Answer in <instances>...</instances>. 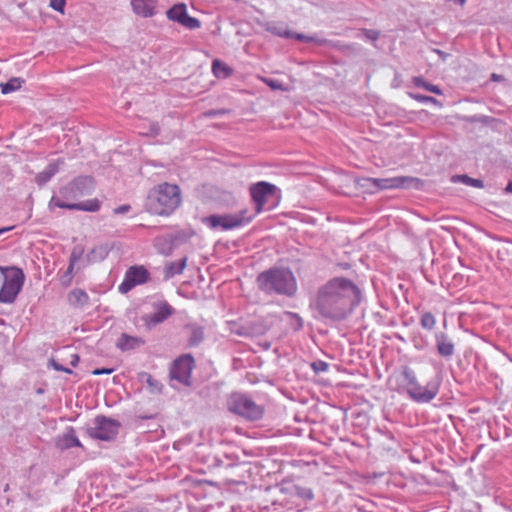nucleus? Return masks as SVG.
<instances>
[{
  "label": "nucleus",
  "instance_id": "obj_1",
  "mask_svg": "<svg viewBox=\"0 0 512 512\" xmlns=\"http://www.w3.org/2000/svg\"><path fill=\"white\" fill-rule=\"evenodd\" d=\"M362 300L360 287L345 277H333L318 288L312 306L323 317L342 320L351 314Z\"/></svg>",
  "mask_w": 512,
  "mask_h": 512
},
{
  "label": "nucleus",
  "instance_id": "obj_2",
  "mask_svg": "<svg viewBox=\"0 0 512 512\" xmlns=\"http://www.w3.org/2000/svg\"><path fill=\"white\" fill-rule=\"evenodd\" d=\"M93 189V178L90 176H80L60 189V195L63 197V199L52 198L50 203L58 208L96 212L101 207V202L96 198L79 203L69 202V200H74L90 194Z\"/></svg>",
  "mask_w": 512,
  "mask_h": 512
},
{
  "label": "nucleus",
  "instance_id": "obj_3",
  "mask_svg": "<svg viewBox=\"0 0 512 512\" xmlns=\"http://www.w3.org/2000/svg\"><path fill=\"white\" fill-rule=\"evenodd\" d=\"M182 202L181 189L176 184L163 182L154 186L148 193L146 211L155 216H170Z\"/></svg>",
  "mask_w": 512,
  "mask_h": 512
},
{
  "label": "nucleus",
  "instance_id": "obj_4",
  "mask_svg": "<svg viewBox=\"0 0 512 512\" xmlns=\"http://www.w3.org/2000/svg\"><path fill=\"white\" fill-rule=\"evenodd\" d=\"M389 383L398 392H406L413 400L417 402H429L434 399L438 393V386L434 384L421 385L415 372L408 366L389 379Z\"/></svg>",
  "mask_w": 512,
  "mask_h": 512
},
{
  "label": "nucleus",
  "instance_id": "obj_5",
  "mask_svg": "<svg viewBox=\"0 0 512 512\" xmlns=\"http://www.w3.org/2000/svg\"><path fill=\"white\" fill-rule=\"evenodd\" d=\"M258 287L266 292L294 295L297 291V282L294 274L287 269H270L257 277Z\"/></svg>",
  "mask_w": 512,
  "mask_h": 512
},
{
  "label": "nucleus",
  "instance_id": "obj_6",
  "mask_svg": "<svg viewBox=\"0 0 512 512\" xmlns=\"http://www.w3.org/2000/svg\"><path fill=\"white\" fill-rule=\"evenodd\" d=\"M2 273L6 272L4 283L0 289V302L12 303L20 292L24 283V274L20 268L0 266Z\"/></svg>",
  "mask_w": 512,
  "mask_h": 512
},
{
  "label": "nucleus",
  "instance_id": "obj_7",
  "mask_svg": "<svg viewBox=\"0 0 512 512\" xmlns=\"http://www.w3.org/2000/svg\"><path fill=\"white\" fill-rule=\"evenodd\" d=\"M229 409L230 411L252 421L259 420L264 415V407L245 395H232L229 403Z\"/></svg>",
  "mask_w": 512,
  "mask_h": 512
},
{
  "label": "nucleus",
  "instance_id": "obj_8",
  "mask_svg": "<svg viewBox=\"0 0 512 512\" xmlns=\"http://www.w3.org/2000/svg\"><path fill=\"white\" fill-rule=\"evenodd\" d=\"M278 191V188L269 182L259 181L250 186L249 192L251 199L255 205V210L253 213L255 215L260 214L265 205L268 203L269 199L274 197Z\"/></svg>",
  "mask_w": 512,
  "mask_h": 512
},
{
  "label": "nucleus",
  "instance_id": "obj_9",
  "mask_svg": "<svg viewBox=\"0 0 512 512\" xmlns=\"http://www.w3.org/2000/svg\"><path fill=\"white\" fill-rule=\"evenodd\" d=\"M194 358L185 354L177 358L170 368V378L178 381L180 384L191 385V373L194 368Z\"/></svg>",
  "mask_w": 512,
  "mask_h": 512
},
{
  "label": "nucleus",
  "instance_id": "obj_10",
  "mask_svg": "<svg viewBox=\"0 0 512 512\" xmlns=\"http://www.w3.org/2000/svg\"><path fill=\"white\" fill-rule=\"evenodd\" d=\"M150 279L149 271L143 265H134L129 267L124 275V279L118 287L120 293H128L137 285L145 284Z\"/></svg>",
  "mask_w": 512,
  "mask_h": 512
},
{
  "label": "nucleus",
  "instance_id": "obj_11",
  "mask_svg": "<svg viewBox=\"0 0 512 512\" xmlns=\"http://www.w3.org/2000/svg\"><path fill=\"white\" fill-rule=\"evenodd\" d=\"M119 429V423L104 416H97L94 419V426L89 429V434L99 440H111Z\"/></svg>",
  "mask_w": 512,
  "mask_h": 512
},
{
  "label": "nucleus",
  "instance_id": "obj_12",
  "mask_svg": "<svg viewBox=\"0 0 512 512\" xmlns=\"http://www.w3.org/2000/svg\"><path fill=\"white\" fill-rule=\"evenodd\" d=\"M363 186L370 188L372 191L396 189L407 186L414 179L406 176L392 178H365Z\"/></svg>",
  "mask_w": 512,
  "mask_h": 512
},
{
  "label": "nucleus",
  "instance_id": "obj_13",
  "mask_svg": "<svg viewBox=\"0 0 512 512\" xmlns=\"http://www.w3.org/2000/svg\"><path fill=\"white\" fill-rule=\"evenodd\" d=\"M229 213L226 214V229L238 228L252 221L256 216L249 210L247 205L241 206L238 210L229 205Z\"/></svg>",
  "mask_w": 512,
  "mask_h": 512
},
{
  "label": "nucleus",
  "instance_id": "obj_14",
  "mask_svg": "<svg viewBox=\"0 0 512 512\" xmlns=\"http://www.w3.org/2000/svg\"><path fill=\"white\" fill-rule=\"evenodd\" d=\"M168 19L176 21L189 29H196L200 27V22L187 14V8L185 4H175L167 11Z\"/></svg>",
  "mask_w": 512,
  "mask_h": 512
},
{
  "label": "nucleus",
  "instance_id": "obj_15",
  "mask_svg": "<svg viewBox=\"0 0 512 512\" xmlns=\"http://www.w3.org/2000/svg\"><path fill=\"white\" fill-rule=\"evenodd\" d=\"M173 312L174 309L167 302H161L156 306L155 312L145 315L143 320L147 326H155L166 320Z\"/></svg>",
  "mask_w": 512,
  "mask_h": 512
},
{
  "label": "nucleus",
  "instance_id": "obj_16",
  "mask_svg": "<svg viewBox=\"0 0 512 512\" xmlns=\"http://www.w3.org/2000/svg\"><path fill=\"white\" fill-rule=\"evenodd\" d=\"M158 0H131L133 12L140 17L149 18L155 14Z\"/></svg>",
  "mask_w": 512,
  "mask_h": 512
},
{
  "label": "nucleus",
  "instance_id": "obj_17",
  "mask_svg": "<svg viewBox=\"0 0 512 512\" xmlns=\"http://www.w3.org/2000/svg\"><path fill=\"white\" fill-rule=\"evenodd\" d=\"M267 30L270 33H272L274 35H277L279 37L294 38V39H297L299 41H304V42H311V41H313L312 37H308V36H305L303 34L291 32L288 29L287 25L282 24V23L269 25Z\"/></svg>",
  "mask_w": 512,
  "mask_h": 512
},
{
  "label": "nucleus",
  "instance_id": "obj_18",
  "mask_svg": "<svg viewBox=\"0 0 512 512\" xmlns=\"http://www.w3.org/2000/svg\"><path fill=\"white\" fill-rule=\"evenodd\" d=\"M64 164V160L58 159L55 162L50 163L43 171L35 176V182L41 186L47 183Z\"/></svg>",
  "mask_w": 512,
  "mask_h": 512
},
{
  "label": "nucleus",
  "instance_id": "obj_19",
  "mask_svg": "<svg viewBox=\"0 0 512 512\" xmlns=\"http://www.w3.org/2000/svg\"><path fill=\"white\" fill-rule=\"evenodd\" d=\"M436 347L438 353L443 357H450L454 354V343L444 333L436 335Z\"/></svg>",
  "mask_w": 512,
  "mask_h": 512
},
{
  "label": "nucleus",
  "instance_id": "obj_20",
  "mask_svg": "<svg viewBox=\"0 0 512 512\" xmlns=\"http://www.w3.org/2000/svg\"><path fill=\"white\" fill-rule=\"evenodd\" d=\"M68 302L74 307H83L89 301L88 294L82 289H73L68 294Z\"/></svg>",
  "mask_w": 512,
  "mask_h": 512
},
{
  "label": "nucleus",
  "instance_id": "obj_21",
  "mask_svg": "<svg viewBox=\"0 0 512 512\" xmlns=\"http://www.w3.org/2000/svg\"><path fill=\"white\" fill-rule=\"evenodd\" d=\"M143 341L138 337L122 334L117 341V347L123 351L134 349L140 346Z\"/></svg>",
  "mask_w": 512,
  "mask_h": 512
},
{
  "label": "nucleus",
  "instance_id": "obj_22",
  "mask_svg": "<svg viewBox=\"0 0 512 512\" xmlns=\"http://www.w3.org/2000/svg\"><path fill=\"white\" fill-rule=\"evenodd\" d=\"M60 446L64 449H68L71 447H82V444L75 435L74 430L70 429V431L61 437Z\"/></svg>",
  "mask_w": 512,
  "mask_h": 512
},
{
  "label": "nucleus",
  "instance_id": "obj_23",
  "mask_svg": "<svg viewBox=\"0 0 512 512\" xmlns=\"http://www.w3.org/2000/svg\"><path fill=\"white\" fill-rule=\"evenodd\" d=\"M79 258L80 256L77 255L75 252L71 254L67 271L61 277V281L64 285L68 286L71 284L74 275V266L76 262L79 260Z\"/></svg>",
  "mask_w": 512,
  "mask_h": 512
},
{
  "label": "nucleus",
  "instance_id": "obj_24",
  "mask_svg": "<svg viewBox=\"0 0 512 512\" xmlns=\"http://www.w3.org/2000/svg\"><path fill=\"white\" fill-rule=\"evenodd\" d=\"M23 80L20 78H12L6 83L0 84L1 92L8 94L21 88Z\"/></svg>",
  "mask_w": 512,
  "mask_h": 512
},
{
  "label": "nucleus",
  "instance_id": "obj_25",
  "mask_svg": "<svg viewBox=\"0 0 512 512\" xmlns=\"http://www.w3.org/2000/svg\"><path fill=\"white\" fill-rule=\"evenodd\" d=\"M188 331H189V344L191 346H195L197 344H199L202 339H203V331L201 328L199 327H194V326H188L187 327Z\"/></svg>",
  "mask_w": 512,
  "mask_h": 512
},
{
  "label": "nucleus",
  "instance_id": "obj_26",
  "mask_svg": "<svg viewBox=\"0 0 512 512\" xmlns=\"http://www.w3.org/2000/svg\"><path fill=\"white\" fill-rule=\"evenodd\" d=\"M420 324L423 329L432 330L436 325V319L431 312H425L421 316Z\"/></svg>",
  "mask_w": 512,
  "mask_h": 512
},
{
  "label": "nucleus",
  "instance_id": "obj_27",
  "mask_svg": "<svg viewBox=\"0 0 512 512\" xmlns=\"http://www.w3.org/2000/svg\"><path fill=\"white\" fill-rule=\"evenodd\" d=\"M415 83H416L417 86L423 87L424 89H426V90H428V91H430V92H432L434 94H437V95L442 94V91H441V89L438 86L426 83L425 81H423L420 78H417L415 80Z\"/></svg>",
  "mask_w": 512,
  "mask_h": 512
},
{
  "label": "nucleus",
  "instance_id": "obj_28",
  "mask_svg": "<svg viewBox=\"0 0 512 512\" xmlns=\"http://www.w3.org/2000/svg\"><path fill=\"white\" fill-rule=\"evenodd\" d=\"M141 378L145 379L146 383L149 385V387L152 388L153 391H161L162 385L159 383V381L155 380L150 374L142 373Z\"/></svg>",
  "mask_w": 512,
  "mask_h": 512
},
{
  "label": "nucleus",
  "instance_id": "obj_29",
  "mask_svg": "<svg viewBox=\"0 0 512 512\" xmlns=\"http://www.w3.org/2000/svg\"><path fill=\"white\" fill-rule=\"evenodd\" d=\"M262 81L268 85L272 90L288 91V88L282 82L275 79L262 78Z\"/></svg>",
  "mask_w": 512,
  "mask_h": 512
},
{
  "label": "nucleus",
  "instance_id": "obj_30",
  "mask_svg": "<svg viewBox=\"0 0 512 512\" xmlns=\"http://www.w3.org/2000/svg\"><path fill=\"white\" fill-rule=\"evenodd\" d=\"M328 367H329L328 363H326L322 360L314 361L311 364V368L316 374H319L321 372H326L328 370Z\"/></svg>",
  "mask_w": 512,
  "mask_h": 512
},
{
  "label": "nucleus",
  "instance_id": "obj_31",
  "mask_svg": "<svg viewBox=\"0 0 512 512\" xmlns=\"http://www.w3.org/2000/svg\"><path fill=\"white\" fill-rule=\"evenodd\" d=\"M362 33L365 36V38L372 40V41H376L380 36L379 31L372 30V29H363Z\"/></svg>",
  "mask_w": 512,
  "mask_h": 512
},
{
  "label": "nucleus",
  "instance_id": "obj_32",
  "mask_svg": "<svg viewBox=\"0 0 512 512\" xmlns=\"http://www.w3.org/2000/svg\"><path fill=\"white\" fill-rule=\"evenodd\" d=\"M65 4H66V0H50V6L54 10L61 12V13L64 12Z\"/></svg>",
  "mask_w": 512,
  "mask_h": 512
},
{
  "label": "nucleus",
  "instance_id": "obj_33",
  "mask_svg": "<svg viewBox=\"0 0 512 512\" xmlns=\"http://www.w3.org/2000/svg\"><path fill=\"white\" fill-rule=\"evenodd\" d=\"M207 221L211 224L212 227L223 226L224 227V218L211 216L207 219Z\"/></svg>",
  "mask_w": 512,
  "mask_h": 512
},
{
  "label": "nucleus",
  "instance_id": "obj_34",
  "mask_svg": "<svg viewBox=\"0 0 512 512\" xmlns=\"http://www.w3.org/2000/svg\"><path fill=\"white\" fill-rule=\"evenodd\" d=\"M212 70L217 77H219L220 74L224 72V67L222 66L220 60H214Z\"/></svg>",
  "mask_w": 512,
  "mask_h": 512
},
{
  "label": "nucleus",
  "instance_id": "obj_35",
  "mask_svg": "<svg viewBox=\"0 0 512 512\" xmlns=\"http://www.w3.org/2000/svg\"><path fill=\"white\" fill-rule=\"evenodd\" d=\"M414 98L423 103H436L437 100L431 96H424V95H415Z\"/></svg>",
  "mask_w": 512,
  "mask_h": 512
},
{
  "label": "nucleus",
  "instance_id": "obj_36",
  "mask_svg": "<svg viewBox=\"0 0 512 512\" xmlns=\"http://www.w3.org/2000/svg\"><path fill=\"white\" fill-rule=\"evenodd\" d=\"M51 364L53 366V368L57 371H63V372H66V373H72V371L64 366H62L61 364L57 363L56 361L52 360L51 361Z\"/></svg>",
  "mask_w": 512,
  "mask_h": 512
},
{
  "label": "nucleus",
  "instance_id": "obj_37",
  "mask_svg": "<svg viewBox=\"0 0 512 512\" xmlns=\"http://www.w3.org/2000/svg\"><path fill=\"white\" fill-rule=\"evenodd\" d=\"M113 368H103V369H95L93 370V375H102V374H111L113 373Z\"/></svg>",
  "mask_w": 512,
  "mask_h": 512
},
{
  "label": "nucleus",
  "instance_id": "obj_38",
  "mask_svg": "<svg viewBox=\"0 0 512 512\" xmlns=\"http://www.w3.org/2000/svg\"><path fill=\"white\" fill-rule=\"evenodd\" d=\"M465 183H471L475 187H481V182L477 179L469 178L468 176H462Z\"/></svg>",
  "mask_w": 512,
  "mask_h": 512
},
{
  "label": "nucleus",
  "instance_id": "obj_39",
  "mask_svg": "<svg viewBox=\"0 0 512 512\" xmlns=\"http://www.w3.org/2000/svg\"><path fill=\"white\" fill-rule=\"evenodd\" d=\"M130 210V206L129 205H121L117 208L114 209V213L115 214H121V213H125V212H128Z\"/></svg>",
  "mask_w": 512,
  "mask_h": 512
},
{
  "label": "nucleus",
  "instance_id": "obj_40",
  "mask_svg": "<svg viewBox=\"0 0 512 512\" xmlns=\"http://www.w3.org/2000/svg\"><path fill=\"white\" fill-rule=\"evenodd\" d=\"M71 365L75 367L79 362V356L77 354H71Z\"/></svg>",
  "mask_w": 512,
  "mask_h": 512
},
{
  "label": "nucleus",
  "instance_id": "obj_41",
  "mask_svg": "<svg viewBox=\"0 0 512 512\" xmlns=\"http://www.w3.org/2000/svg\"><path fill=\"white\" fill-rule=\"evenodd\" d=\"M13 228H14V226L0 228V235L5 233V232L11 231Z\"/></svg>",
  "mask_w": 512,
  "mask_h": 512
},
{
  "label": "nucleus",
  "instance_id": "obj_42",
  "mask_svg": "<svg viewBox=\"0 0 512 512\" xmlns=\"http://www.w3.org/2000/svg\"><path fill=\"white\" fill-rule=\"evenodd\" d=\"M185 265H186V261H185V260H183V261L181 262V265H180L179 269H178L176 272H177V273L182 272V271H183V269L185 268Z\"/></svg>",
  "mask_w": 512,
  "mask_h": 512
},
{
  "label": "nucleus",
  "instance_id": "obj_43",
  "mask_svg": "<svg viewBox=\"0 0 512 512\" xmlns=\"http://www.w3.org/2000/svg\"><path fill=\"white\" fill-rule=\"evenodd\" d=\"M506 191L512 192V181L508 183V185L506 187Z\"/></svg>",
  "mask_w": 512,
  "mask_h": 512
},
{
  "label": "nucleus",
  "instance_id": "obj_44",
  "mask_svg": "<svg viewBox=\"0 0 512 512\" xmlns=\"http://www.w3.org/2000/svg\"><path fill=\"white\" fill-rule=\"evenodd\" d=\"M457 1L460 3V5L463 6L466 3L467 0H457Z\"/></svg>",
  "mask_w": 512,
  "mask_h": 512
},
{
  "label": "nucleus",
  "instance_id": "obj_45",
  "mask_svg": "<svg viewBox=\"0 0 512 512\" xmlns=\"http://www.w3.org/2000/svg\"><path fill=\"white\" fill-rule=\"evenodd\" d=\"M225 73H226V77H227V76L230 74V69H228V68L226 67Z\"/></svg>",
  "mask_w": 512,
  "mask_h": 512
}]
</instances>
